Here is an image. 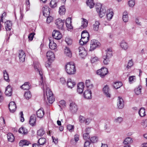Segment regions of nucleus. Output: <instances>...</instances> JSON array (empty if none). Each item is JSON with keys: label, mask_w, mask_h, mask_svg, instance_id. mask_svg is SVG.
Returning a JSON list of instances; mask_svg holds the SVG:
<instances>
[{"label": "nucleus", "mask_w": 147, "mask_h": 147, "mask_svg": "<svg viewBox=\"0 0 147 147\" xmlns=\"http://www.w3.org/2000/svg\"><path fill=\"white\" fill-rule=\"evenodd\" d=\"M34 69L35 71L39 73L40 76V85H43V90H44V87L45 86L46 93L47 98L49 102L51 103H52L55 101V98L53 96V94L49 88L47 87L45 85V82L44 81L42 73V69L39 63L37 62H34Z\"/></svg>", "instance_id": "1"}, {"label": "nucleus", "mask_w": 147, "mask_h": 147, "mask_svg": "<svg viewBox=\"0 0 147 147\" xmlns=\"http://www.w3.org/2000/svg\"><path fill=\"white\" fill-rule=\"evenodd\" d=\"M65 69L69 74H73L76 72V69L74 63L73 62L68 63L65 66Z\"/></svg>", "instance_id": "2"}, {"label": "nucleus", "mask_w": 147, "mask_h": 147, "mask_svg": "<svg viewBox=\"0 0 147 147\" xmlns=\"http://www.w3.org/2000/svg\"><path fill=\"white\" fill-rule=\"evenodd\" d=\"M95 8L100 18L102 17L105 15L106 12V9L105 7L102 6L101 3H96L95 5Z\"/></svg>", "instance_id": "3"}, {"label": "nucleus", "mask_w": 147, "mask_h": 147, "mask_svg": "<svg viewBox=\"0 0 147 147\" xmlns=\"http://www.w3.org/2000/svg\"><path fill=\"white\" fill-rule=\"evenodd\" d=\"M112 56V52L111 49H107L105 51V54L103 57L104 59L103 63L105 65L108 64L109 61V59Z\"/></svg>", "instance_id": "4"}, {"label": "nucleus", "mask_w": 147, "mask_h": 147, "mask_svg": "<svg viewBox=\"0 0 147 147\" xmlns=\"http://www.w3.org/2000/svg\"><path fill=\"white\" fill-rule=\"evenodd\" d=\"M100 44L97 40L93 39L91 41L90 44V48L89 51H92L95 49L96 47L99 46Z\"/></svg>", "instance_id": "5"}, {"label": "nucleus", "mask_w": 147, "mask_h": 147, "mask_svg": "<svg viewBox=\"0 0 147 147\" xmlns=\"http://www.w3.org/2000/svg\"><path fill=\"white\" fill-rule=\"evenodd\" d=\"M65 20H62L60 18H58L56 20L55 22V23L57 26V27L59 29H62L63 28V25Z\"/></svg>", "instance_id": "6"}, {"label": "nucleus", "mask_w": 147, "mask_h": 147, "mask_svg": "<svg viewBox=\"0 0 147 147\" xmlns=\"http://www.w3.org/2000/svg\"><path fill=\"white\" fill-rule=\"evenodd\" d=\"M108 70L106 68H102L100 69L97 70V73L102 78L106 75L108 73Z\"/></svg>", "instance_id": "7"}, {"label": "nucleus", "mask_w": 147, "mask_h": 147, "mask_svg": "<svg viewBox=\"0 0 147 147\" xmlns=\"http://www.w3.org/2000/svg\"><path fill=\"white\" fill-rule=\"evenodd\" d=\"M69 109L73 113L76 112L78 110V107L76 104L74 102H71L69 105Z\"/></svg>", "instance_id": "8"}, {"label": "nucleus", "mask_w": 147, "mask_h": 147, "mask_svg": "<svg viewBox=\"0 0 147 147\" xmlns=\"http://www.w3.org/2000/svg\"><path fill=\"white\" fill-rule=\"evenodd\" d=\"M79 54L80 56L82 58H84L86 57L87 55L86 51L85 49L82 46L80 47L78 49Z\"/></svg>", "instance_id": "9"}, {"label": "nucleus", "mask_w": 147, "mask_h": 147, "mask_svg": "<svg viewBox=\"0 0 147 147\" xmlns=\"http://www.w3.org/2000/svg\"><path fill=\"white\" fill-rule=\"evenodd\" d=\"M52 36L55 40H59L62 37V35L58 30H55L52 33Z\"/></svg>", "instance_id": "10"}, {"label": "nucleus", "mask_w": 147, "mask_h": 147, "mask_svg": "<svg viewBox=\"0 0 147 147\" xmlns=\"http://www.w3.org/2000/svg\"><path fill=\"white\" fill-rule=\"evenodd\" d=\"M103 91L104 94L107 97L110 98L111 94L109 86L106 85L103 88Z\"/></svg>", "instance_id": "11"}, {"label": "nucleus", "mask_w": 147, "mask_h": 147, "mask_svg": "<svg viewBox=\"0 0 147 147\" xmlns=\"http://www.w3.org/2000/svg\"><path fill=\"white\" fill-rule=\"evenodd\" d=\"M18 56L20 62H23L24 61L26 55L24 52L22 50L19 51Z\"/></svg>", "instance_id": "12"}, {"label": "nucleus", "mask_w": 147, "mask_h": 147, "mask_svg": "<svg viewBox=\"0 0 147 147\" xmlns=\"http://www.w3.org/2000/svg\"><path fill=\"white\" fill-rule=\"evenodd\" d=\"M5 94L7 96H10L12 95V88L10 85H9L6 88Z\"/></svg>", "instance_id": "13"}, {"label": "nucleus", "mask_w": 147, "mask_h": 147, "mask_svg": "<svg viewBox=\"0 0 147 147\" xmlns=\"http://www.w3.org/2000/svg\"><path fill=\"white\" fill-rule=\"evenodd\" d=\"M9 108L11 112H14L16 110V106L15 102L13 101L11 102L9 104Z\"/></svg>", "instance_id": "14"}, {"label": "nucleus", "mask_w": 147, "mask_h": 147, "mask_svg": "<svg viewBox=\"0 0 147 147\" xmlns=\"http://www.w3.org/2000/svg\"><path fill=\"white\" fill-rule=\"evenodd\" d=\"M50 8L47 6L43 7L42 8L43 15L47 17L49 16L50 14Z\"/></svg>", "instance_id": "15"}, {"label": "nucleus", "mask_w": 147, "mask_h": 147, "mask_svg": "<svg viewBox=\"0 0 147 147\" xmlns=\"http://www.w3.org/2000/svg\"><path fill=\"white\" fill-rule=\"evenodd\" d=\"M47 57L49 61H53L55 58V55L53 52L51 51H48L47 53Z\"/></svg>", "instance_id": "16"}, {"label": "nucleus", "mask_w": 147, "mask_h": 147, "mask_svg": "<svg viewBox=\"0 0 147 147\" xmlns=\"http://www.w3.org/2000/svg\"><path fill=\"white\" fill-rule=\"evenodd\" d=\"M84 88V84L82 82L78 83L77 85V91L79 94H82Z\"/></svg>", "instance_id": "17"}, {"label": "nucleus", "mask_w": 147, "mask_h": 147, "mask_svg": "<svg viewBox=\"0 0 147 147\" xmlns=\"http://www.w3.org/2000/svg\"><path fill=\"white\" fill-rule=\"evenodd\" d=\"M71 18H67L65 21V24L67 28L69 29H72L73 28V27L71 24L72 22Z\"/></svg>", "instance_id": "18"}, {"label": "nucleus", "mask_w": 147, "mask_h": 147, "mask_svg": "<svg viewBox=\"0 0 147 147\" xmlns=\"http://www.w3.org/2000/svg\"><path fill=\"white\" fill-rule=\"evenodd\" d=\"M117 107L119 109H122L124 107V103L123 99L120 97H118Z\"/></svg>", "instance_id": "19"}, {"label": "nucleus", "mask_w": 147, "mask_h": 147, "mask_svg": "<svg viewBox=\"0 0 147 147\" xmlns=\"http://www.w3.org/2000/svg\"><path fill=\"white\" fill-rule=\"evenodd\" d=\"M91 92L90 90H87L85 91L84 93V96L85 98L89 99L92 98Z\"/></svg>", "instance_id": "20"}, {"label": "nucleus", "mask_w": 147, "mask_h": 147, "mask_svg": "<svg viewBox=\"0 0 147 147\" xmlns=\"http://www.w3.org/2000/svg\"><path fill=\"white\" fill-rule=\"evenodd\" d=\"M45 114V112L42 108H40L36 112V115L38 117L41 118L43 117Z\"/></svg>", "instance_id": "21"}, {"label": "nucleus", "mask_w": 147, "mask_h": 147, "mask_svg": "<svg viewBox=\"0 0 147 147\" xmlns=\"http://www.w3.org/2000/svg\"><path fill=\"white\" fill-rule=\"evenodd\" d=\"M36 117L34 114L32 115L30 117L29 121L30 124L33 126L36 123Z\"/></svg>", "instance_id": "22"}, {"label": "nucleus", "mask_w": 147, "mask_h": 147, "mask_svg": "<svg viewBox=\"0 0 147 147\" xmlns=\"http://www.w3.org/2000/svg\"><path fill=\"white\" fill-rule=\"evenodd\" d=\"M113 14L112 9H109L107 10L106 16L108 20H110L111 19L113 16Z\"/></svg>", "instance_id": "23"}, {"label": "nucleus", "mask_w": 147, "mask_h": 147, "mask_svg": "<svg viewBox=\"0 0 147 147\" xmlns=\"http://www.w3.org/2000/svg\"><path fill=\"white\" fill-rule=\"evenodd\" d=\"M5 29L6 30H10L11 28L12 23L10 21H7L5 22Z\"/></svg>", "instance_id": "24"}, {"label": "nucleus", "mask_w": 147, "mask_h": 147, "mask_svg": "<svg viewBox=\"0 0 147 147\" xmlns=\"http://www.w3.org/2000/svg\"><path fill=\"white\" fill-rule=\"evenodd\" d=\"M67 84L69 88H71L75 85L76 83L72 81L70 78H68L67 81Z\"/></svg>", "instance_id": "25"}, {"label": "nucleus", "mask_w": 147, "mask_h": 147, "mask_svg": "<svg viewBox=\"0 0 147 147\" xmlns=\"http://www.w3.org/2000/svg\"><path fill=\"white\" fill-rule=\"evenodd\" d=\"M57 46L56 44L54 42V40H52L49 39V48L52 49H55Z\"/></svg>", "instance_id": "26"}, {"label": "nucleus", "mask_w": 147, "mask_h": 147, "mask_svg": "<svg viewBox=\"0 0 147 147\" xmlns=\"http://www.w3.org/2000/svg\"><path fill=\"white\" fill-rule=\"evenodd\" d=\"M65 55L69 57L72 56V53L69 49L67 47H66L64 50Z\"/></svg>", "instance_id": "27"}, {"label": "nucleus", "mask_w": 147, "mask_h": 147, "mask_svg": "<svg viewBox=\"0 0 147 147\" xmlns=\"http://www.w3.org/2000/svg\"><path fill=\"white\" fill-rule=\"evenodd\" d=\"M20 88L24 90H28L30 88V85L29 82H25L20 86Z\"/></svg>", "instance_id": "28"}, {"label": "nucleus", "mask_w": 147, "mask_h": 147, "mask_svg": "<svg viewBox=\"0 0 147 147\" xmlns=\"http://www.w3.org/2000/svg\"><path fill=\"white\" fill-rule=\"evenodd\" d=\"M89 37H81L79 41L80 44L82 45L86 44L88 41Z\"/></svg>", "instance_id": "29"}, {"label": "nucleus", "mask_w": 147, "mask_h": 147, "mask_svg": "<svg viewBox=\"0 0 147 147\" xmlns=\"http://www.w3.org/2000/svg\"><path fill=\"white\" fill-rule=\"evenodd\" d=\"M30 144V142L26 140H21L19 143L20 146L22 147L24 146H28Z\"/></svg>", "instance_id": "30"}, {"label": "nucleus", "mask_w": 147, "mask_h": 147, "mask_svg": "<svg viewBox=\"0 0 147 147\" xmlns=\"http://www.w3.org/2000/svg\"><path fill=\"white\" fill-rule=\"evenodd\" d=\"M120 46L124 50H127L128 47L127 43L124 41H122L121 42Z\"/></svg>", "instance_id": "31"}, {"label": "nucleus", "mask_w": 147, "mask_h": 147, "mask_svg": "<svg viewBox=\"0 0 147 147\" xmlns=\"http://www.w3.org/2000/svg\"><path fill=\"white\" fill-rule=\"evenodd\" d=\"M86 4L90 9L93 8L95 5V3L93 0H87Z\"/></svg>", "instance_id": "32"}, {"label": "nucleus", "mask_w": 147, "mask_h": 147, "mask_svg": "<svg viewBox=\"0 0 147 147\" xmlns=\"http://www.w3.org/2000/svg\"><path fill=\"white\" fill-rule=\"evenodd\" d=\"M8 140L9 142H12L14 140V137L13 135L11 133H8L7 134Z\"/></svg>", "instance_id": "33"}, {"label": "nucleus", "mask_w": 147, "mask_h": 147, "mask_svg": "<svg viewBox=\"0 0 147 147\" xmlns=\"http://www.w3.org/2000/svg\"><path fill=\"white\" fill-rule=\"evenodd\" d=\"M83 20L82 22V24L81 28H84L86 27L88 24V22L87 20L84 18H83Z\"/></svg>", "instance_id": "34"}, {"label": "nucleus", "mask_w": 147, "mask_h": 147, "mask_svg": "<svg viewBox=\"0 0 147 147\" xmlns=\"http://www.w3.org/2000/svg\"><path fill=\"white\" fill-rule=\"evenodd\" d=\"M65 6L64 5H62L59 7V12L60 15H63L65 14Z\"/></svg>", "instance_id": "35"}, {"label": "nucleus", "mask_w": 147, "mask_h": 147, "mask_svg": "<svg viewBox=\"0 0 147 147\" xmlns=\"http://www.w3.org/2000/svg\"><path fill=\"white\" fill-rule=\"evenodd\" d=\"M85 84L86 85L88 88L91 89L93 87V85L89 80H86Z\"/></svg>", "instance_id": "36"}, {"label": "nucleus", "mask_w": 147, "mask_h": 147, "mask_svg": "<svg viewBox=\"0 0 147 147\" xmlns=\"http://www.w3.org/2000/svg\"><path fill=\"white\" fill-rule=\"evenodd\" d=\"M133 140L132 139L129 137L126 138L124 140L123 143L125 144H128L132 143Z\"/></svg>", "instance_id": "37"}, {"label": "nucleus", "mask_w": 147, "mask_h": 147, "mask_svg": "<svg viewBox=\"0 0 147 147\" xmlns=\"http://www.w3.org/2000/svg\"><path fill=\"white\" fill-rule=\"evenodd\" d=\"M142 87L139 85L138 87H136L134 90L135 94L136 95H139L141 94V92Z\"/></svg>", "instance_id": "38"}, {"label": "nucleus", "mask_w": 147, "mask_h": 147, "mask_svg": "<svg viewBox=\"0 0 147 147\" xmlns=\"http://www.w3.org/2000/svg\"><path fill=\"white\" fill-rule=\"evenodd\" d=\"M139 114L141 117H143L145 116V109L144 108H140L139 111Z\"/></svg>", "instance_id": "39"}, {"label": "nucleus", "mask_w": 147, "mask_h": 147, "mask_svg": "<svg viewBox=\"0 0 147 147\" xmlns=\"http://www.w3.org/2000/svg\"><path fill=\"white\" fill-rule=\"evenodd\" d=\"M3 74H4V80L7 82L9 81V75L8 73L7 72L6 70H5L3 71Z\"/></svg>", "instance_id": "40"}, {"label": "nucleus", "mask_w": 147, "mask_h": 147, "mask_svg": "<svg viewBox=\"0 0 147 147\" xmlns=\"http://www.w3.org/2000/svg\"><path fill=\"white\" fill-rule=\"evenodd\" d=\"M122 85V83L121 82H115L113 86L115 89H117L120 88Z\"/></svg>", "instance_id": "41"}, {"label": "nucleus", "mask_w": 147, "mask_h": 147, "mask_svg": "<svg viewBox=\"0 0 147 147\" xmlns=\"http://www.w3.org/2000/svg\"><path fill=\"white\" fill-rule=\"evenodd\" d=\"M18 131L20 133L24 134H26L28 133L27 129L23 127H20Z\"/></svg>", "instance_id": "42"}, {"label": "nucleus", "mask_w": 147, "mask_h": 147, "mask_svg": "<svg viewBox=\"0 0 147 147\" xmlns=\"http://www.w3.org/2000/svg\"><path fill=\"white\" fill-rule=\"evenodd\" d=\"M100 24V23L98 21H95V23L93 25V29L95 31H98L99 26Z\"/></svg>", "instance_id": "43"}, {"label": "nucleus", "mask_w": 147, "mask_h": 147, "mask_svg": "<svg viewBox=\"0 0 147 147\" xmlns=\"http://www.w3.org/2000/svg\"><path fill=\"white\" fill-rule=\"evenodd\" d=\"M50 6L52 8H53L57 5V0H51L50 4Z\"/></svg>", "instance_id": "44"}, {"label": "nucleus", "mask_w": 147, "mask_h": 147, "mask_svg": "<svg viewBox=\"0 0 147 147\" xmlns=\"http://www.w3.org/2000/svg\"><path fill=\"white\" fill-rule=\"evenodd\" d=\"M32 95L30 92L28 90L27 92L25 93L24 94V96L25 98L27 99H29L31 98Z\"/></svg>", "instance_id": "45"}, {"label": "nucleus", "mask_w": 147, "mask_h": 147, "mask_svg": "<svg viewBox=\"0 0 147 147\" xmlns=\"http://www.w3.org/2000/svg\"><path fill=\"white\" fill-rule=\"evenodd\" d=\"M46 142V139L44 138H40L38 141V143L39 145L44 144Z\"/></svg>", "instance_id": "46"}, {"label": "nucleus", "mask_w": 147, "mask_h": 147, "mask_svg": "<svg viewBox=\"0 0 147 147\" xmlns=\"http://www.w3.org/2000/svg\"><path fill=\"white\" fill-rule=\"evenodd\" d=\"M89 37L88 33L86 31H83L81 34V37Z\"/></svg>", "instance_id": "47"}, {"label": "nucleus", "mask_w": 147, "mask_h": 147, "mask_svg": "<svg viewBox=\"0 0 147 147\" xmlns=\"http://www.w3.org/2000/svg\"><path fill=\"white\" fill-rule=\"evenodd\" d=\"M136 80V77L135 76H130L129 78V81L130 84L133 83Z\"/></svg>", "instance_id": "48"}, {"label": "nucleus", "mask_w": 147, "mask_h": 147, "mask_svg": "<svg viewBox=\"0 0 147 147\" xmlns=\"http://www.w3.org/2000/svg\"><path fill=\"white\" fill-rule=\"evenodd\" d=\"M45 131L43 129H40L37 131V135L40 136H42L45 134Z\"/></svg>", "instance_id": "49"}, {"label": "nucleus", "mask_w": 147, "mask_h": 147, "mask_svg": "<svg viewBox=\"0 0 147 147\" xmlns=\"http://www.w3.org/2000/svg\"><path fill=\"white\" fill-rule=\"evenodd\" d=\"M123 120V119L121 117H119L114 120V122L116 123H121Z\"/></svg>", "instance_id": "50"}, {"label": "nucleus", "mask_w": 147, "mask_h": 147, "mask_svg": "<svg viewBox=\"0 0 147 147\" xmlns=\"http://www.w3.org/2000/svg\"><path fill=\"white\" fill-rule=\"evenodd\" d=\"M98 138L96 136H94L91 137L90 139V141L92 143H95L97 142Z\"/></svg>", "instance_id": "51"}, {"label": "nucleus", "mask_w": 147, "mask_h": 147, "mask_svg": "<svg viewBox=\"0 0 147 147\" xmlns=\"http://www.w3.org/2000/svg\"><path fill=\"white\" fill-rule=\"evenodd\" d=\"M65 41L68 45H71L72 43V40L68 38H66L65 39Z\"/></svg>", "instance_id": "52"}, {"label": "nucleus", "mask_w": 147, "mask_h": 147, "mask_svg": "<svg viewBox=\"0 0 147 147\" xmlns=\"http://www.w3.org/2000/svg\"><path fill=\"white\" fill-rule=\"evenodd\" d=\"M135 4V1L133 0H130L128 1V4L129 6L131 7H133Z\"/></svg>", "instance_id": "53"}, {"label": "nucleus", "mask_w": 147, "mask_h": 147, "mask_svg": "<svg viewBox=\"0 0 147 147\" xmlns=\"http://www.w3.org/2000/svg\"><path fill=\"white\" fill-rule=\"evenodd\" d=\"M133 65V63L132 60L131 59L130 60H129L128 63V64L127 66V68L128 69H129V68L131 67Z\"/></svg>", "instance_id": "54"}, {"label": "nucleus", "mask_w": 147, "mask_h": 147, "mask_svg": "<svg viewBox=\"0 0 147 147\" xmlns=\"http://www.w3.org/2000/svg\"><path fill=\"white\" fill-rule=\"evenodd\" d=\"M35 34V33L34 32L30 33L28 37L29 40L30 41L32 40L33 39L34 36Z\"/></svg>", "instance_id": "55"}, {"label": "nucleus", "mask_w": 147, "mask_h": 147, "mask_svg": "<svg viewBox=\"0 0 147 147\" xmlns=\"http://www.w3.org/2000/svg\"><path fill=\"white\" fill-rule=\"evenodd\" d=\"M84 147H92V145L89 141H86L84 143Z\"/></svg>", "instance_id": "56"}, {"label": "nucleus", "mask_w": 147, "mask_h": 147, "mask_svg": "<svg viewBox=\"0 0 147 147\" xmlns=\"http://www.w3.org/2000/svg\"><path fill=\"white\" fill-rule=\"evenodd\" d=\"M84 138L85 140H86L87 139L90 138V136L88 133H86L84 134L83 135Z\"/></svg>", "instance_id": "57"}, {"label": "nucleus", "mask_w": 147, "mask_h": 147, "mask_svg": "<svg viewBox=\"0 0 147 147\" xmlns=\"http://www.w3.org/2000/svg\"><path fill=\"white\" fill-rule=\"evenodd\" d=\"M74 126L71 125H67V129L70 131H72L74 129Z\"/></svg>", "instance_id": "58"}, {"label": "nucleus", "mask_w": 147, "mask_h": 147, "mask_svg": "<svg viewBox=\"0 0 147 147\" xmlns=\"http://www.w3.org/2000/svg\"><path fill=\"white\" fill-rule=\"evenodd\" d=\"M79 120L80 123H84L85 120V118L84 117L80 115L79 117Z\"/></svg>", "instance_id": "59"}, {"label": "nucleus", "mask_w": 147, "mask_h": 147, "mask_svg": "<svg viewBox=\"0 0 147 147\" xmlns=\"http://www.w3.org/2000/svg\"><path fill=\"white\" fill-rule=\"evenodd\" d=\"M47 17V23H49L53 20V18L51 16H50L49 15Z\"/></svg>", "instance_id": "60"}, {"label": "nucleus", "mask_w": 147, "mask_h": 147, "mask_svg": "<svg viewBox=\"0 0 147 147\" xmlns=\"http://www.w3.org/2000/svg\"><path fill=\"white\" fill-rule=\"evenodd\" d=\"M20 121L22 122H23L24 120V118L23 117V114L22 111H21L20 113Z\"/></svg>", "instance_id": "61"}, {"label": "nucleus", "mask_w": 147, "mask_h": 147, "mask_svg": "<svg viewBox=\"0 0 147 147\" xmlns=\"http://www.w3.org/2000/svg\"><path fill=\"white\" fill-rule=\"evenodd\" d=\"M59 104L61 105L63 107H64L65 106L66 102L64 100H62L59 102Z\"/></svg>", "instance_id": "62"}, {"label": "nucleus", "mask_w": 147, "mask_h": 147, "mask_svg": "<svg viewBox=\"0 0 147 147\" xmlns=\"http://www.w3.org/2000/svg\"><path fill=\"white\" fill-rule=\"evenodd\" d=\"M123 20L124 22H127L128 20V16H123Z\"/></svg>", "instance_id": "63"}, {"label": "nucleus", "mask_w": 147, "mask_h": 147, "mask_svg": "<svg viewBox=\"0 0 147 147\" xmlns=\"http://www.w3.org/2000/svg\"><path fill=\"white\" fill-rule=\"evenodd\" d=\"M141 124L144 127H147V121H143L142 123Z\"/></svg>", "instance_id": "64"}]
</instances>
